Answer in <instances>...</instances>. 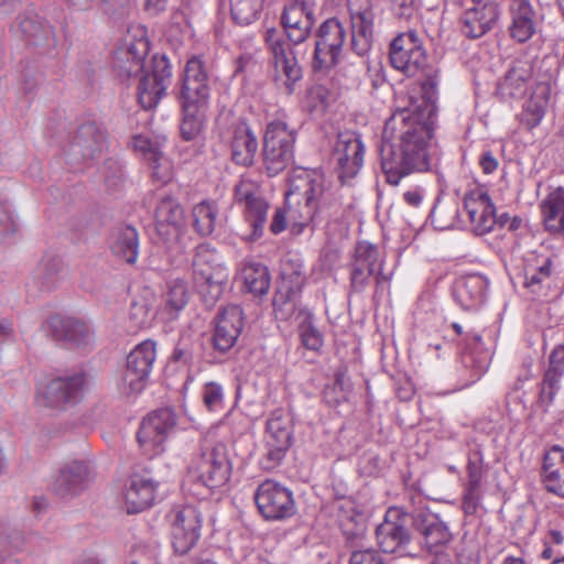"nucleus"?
Wrapping results in <instances>:
<instances>
[{
  "label": "nucleus",
  "instance_id": "1",
  "mask_svg": "<svg viewBox=\"0 0 564 564\" xmlns=\"http://www.w3.org/2000/svg\"><path fill=\"white\" fill-rule=\"evenodd\" d=\"M432 111L426 119L409 109L395 111L386 122L380 165L386 180L398 185L412 173L430 170L429 142L434 130Z\"/></svg>",
  "mask_w": 564,
  "mask_h": 564
},
{
  "label": "nucleus",
  "instance_id": "2",
  "mask_svg": "<svg viewBox=\"0 0 564 564\" xmlns=\"http://www.w3.org/2000/svg\"><path fill=\"white\" fill-rule=\"evenodd\" d=\"M149 41L144 31L135 41L126 40V44L115 52L113 68L122 79L139 76L137 96L144 109H153L164 96L171 82V65L164 55H154L145 64Z\"/></svg>",
  "mask_w": 564,
  "mask_h": 564
},
{
  "label": "nucleus",
  "instance_id": "3",
  "mask_svg": "<svg viewBox=\"0 0 564 564\" xmlns=\"http://www.w3.org/2000/svg\"><path fill=\"white\" fill-rule=\"evenodd\" d=\"M281 21L289 42L274 29L267 31L265 41L273 56L275 76H283L289 93H292L293 85L302 78V68L292 44L299 45L310 36L315 19L304 2H293L285 7Z\"/></svg>",
  "mask_w": 564,
  "mask_h": 564
},
{
  "label": "nucleus",
  "instance_id": "4",
  "mask_svg": "<svg viewBox=\"0 0 564 564\" xmlns=\"http://www.w3.org/2000/svg\"><path fill=\"white\" fill-rule=\"evenodd\" d=\"M209 97L210 85L204 62L199 56H192L184 69L181 90V134L184 140L191 141L200 133Z\"/></svg>",
  "mask_w": 564,
  "mask_h": 564
},
{
  "label": "nucleus",
  "instance_id": "5",
  "mask_svg": "<svg viewBox=\"0 0 564 564\" xmlns=\"http://www.w3.org/2000/svg\"><path fill=\"white\" fill-rule=\"evenodd\" d=\"M286 204H302L300 231L310 223L316 224L325 200V177L318 171L295 169L289 178V188L285 192Z\"/></svg>",
  "mask_w": 564,
  "mask_h": 564
},
{
  "label": "nucleus",
  "instance_id": "6",
  "mask_svg": "<svg viewBox=\"0 0 564 564\" xmlns=\"http://www.w3.org/2000/svg\"><path fill=\"white\" fill-rule=\"evenodd\" d=\"M296 137V130L283 119H273L267 123L262 158L269 176L280 174L293 163Z\"/></svg>",
  "mask_w": 564,
  "mask_h": 564
},
{
  "label": "nucleus",
  "instance_id": "7",
  "mask_svg": "<svg viewBox=\"0 0 564 564\" xmlns=\"http://www.w3.org/2000/svg\"><path fill=\"white\" fill-rule=\"evenodd\" d=\"M193 276L198 292L212 305L223 294L229 272L223 264L220 254L208 243H202L194 256Z\"/></svg>",
  "mask_w": 564,
  "mask_h": 564
},
{
  "label": "nucleus",
  "instance_id": "8",
  "mask_svg": "<svg viewBox=\"0 0 564 564\" xmlns=\"http://www.w3.org/2000/svg\"><path fill=\"white\" fill-rule=\"evenodd\" d=\"M188 476L209 489H218L230 479L231 464L224 445L200 446L187 465Z\"/></svg>",
  "mask_w": 564,
  "mask_h": 564
},
{
  "label": "nucleus",
  "instance_id": "9",
  "mask_svg": "<svg viewBox=\"0 0 564 564\" xmlns=\"http://www.w3.org/2000/svg\"><path fill=\"white\" fill-rule=\"evenodd\" d=\"M414 516L399 507H391L387 510L383 521L376 529V538L380 550L384 553L399 555H413L410 550L412 535L410 525L413 524Z\"/></svg>",
  "mask_w": 564,
  "mask_h": 564
},
{
  "label": "nucleus",
  "instance_id": "10",
  "mask_svg": "<svg viewBox=\"0 0 564 564\" xmlns=\"http://www.w3.org/2000/svg\"><path fill=\"white\" fill-rule=\"evenodd\" d=\"M315 37L312 68L314 72L326 73L339 61L346 42V30L338 19L330 18L319 25Z\"/></svg>",
  "mask_w": 564,
  "mask_h": 564
},
{
  "label": "nucleus",
  "instance_id": "11",
  "mask_svg": "<svg viewBox=\"0 0 564 564\" xmlns=\"http://www.w3.org/2000/svg\"><path fill=\"white\" fill-rule=\"evenodd\" d=\"M176 415L170 408L159 409L143 419L137 438L144 455L150 458L162 454L166 441L174 433Z\"/></svg>",
  "mask_w": 564,
  "mask_h": 564
},
{
  "label": "nucleus",
  "instance_id": "12",
  "mask_svg": "<svg viewBox=\"0 0 564 564\" xmlns=\"http://www.w3.org/2000/svg\"><path fill=\"white\" fill-rule=\"evenodd\" d=\"M292 444V426L281 409L272 411L267 420L264 453L260 465L265 470L278 467Z\"/></svg>",
  "mask_w": 564,
  "mask_h": 564
},
{
  "label": "nucleus",
  "instance_id": "13",
  "mask_svg": "<svg viewBox=\"0 0 564 564\" xmlns=\"http://www.w3.org/2000/svg\"><path fill=\"white\" fill-rule=\"evenodd\" d=\"M383 258L379 248L370 242L361 241L355 249V258L350 264V290L362 292L372 275L377 285L389 282L391 274L383 272Z\"/></svg>",
  "mask_w": 564,
  "mask_h": 564
},
{
  "label": "nucleus",
  "instance_id": "14",
  "mask_svg": "<svg viewBox=\"0 0 564 564\" xmlns=\"http://www.w3.org/2000/svg\"><path fill=\"white\" fill-rule=\"evenodd\" d=\"M155 359L156 343L152 339L141 341L129 352L121 376L124 393H140L145 388Z\"/></svg>",
  "mask_w": 564,
  "mask_h": 564
},
{
  "label": "nucleus",
  "instance_id": "15",
  "mask_svg": "<svg viewBox=\"0 0 564 564\" xmlns=\"http://www.w3.org/2000/svg\"><path fill=\"white\" fill-rule=\"evenodd\" d=\"M85 382L82 372L55 377L39 388L37 401L47 408L63 410L82 400Z\"/></svg>",
  "mask_w": 564,
  "mask_h": 564
},
{
  "label": "nucleus",
  "instance_id": "16",
  "mask_svg": "<svg viewBox=\"0 0 564 564\" xmlns=\"http://www.w3.org/2000/svg\"><path fill=\"white\" fill-rule=\"evenodd\" d=\"M175 553H188L200 538L202 514L194 506H176L169 513Z\"/></svg>",
  "mask_w": 564,
  "mask_h": 564
},
{
  "label": "nucleus",
  "instance_id": "17",
  "mask_svg": "<svg viewBox=\"0 0 564 564\" xmlns=\"http://www.w3.org/2000/svg\"><path fill=\"white\" fill-rule=\"evenodd\" d=\"M390 63L406 76L425 72L426 54L415 31L399 34L390 44Z\"/></svg>",
  "mask_w": 564,
  "mask_h": 564
},
{
  "label": "nucleus",
  "instance_id": "18",
  "mask_svg": "<svg viewBox=\"0 0 564 564\" xmlns=\"http://www.w3.org/2000/svg\"><path fill=\"white\" fill-rule=\"evenodd\" d=\"M254 501L260 513L268 520H282L295 513L292 491L271 479H267L258 486Z\"/></svg>",
  "mask_w": 564,
  "mask_h": 564
},
{
  "label": "nucleus",
  "instance_id": "19",
  "mask_svg": "<svg viewBox=\"0 0 564 564\" xmlns=\"http://www.w3.org/2000/svg\"><path fill=\"white\" fill-rule=\"evenodd\" d=\"M365 144L359 133L346 131L338 134L334 149L338 176L341 183L352 180L364 164Z\"/></svg>",
  "mask_w": 564,
  "mask_h": 564
},
{
  "label": "nucleus",
  "instance_id": "20",
  "mask_svg": "<svg viewBox=\"0 0 564 564\" xmlns=\"http://www.w3.org/2000/svg\"><path fill=\"white\" fill-rule=\"evenodd\" d=\"M351 23V48L364 56L373 39V7L371 0H347Z\"/></svg>",
  "mask_w": 564,
  "mask_h": 564
},
{
  "label": "nucleus",
  "instance_id": "21",
  "mask_svg": "<svg viewBox=\"0 0 564 564\" xmlns=\"http://www.w3.org/2000/svg\"><path fill=\"white\" fill-rule=\"evenodd\" d=\"M553 261L550 254L528 251L523 257V288L534 296H545L553 282Z\"/></svg>",
  "mask_w": 564,
  "mask_h": 564
},
{
  "label": "nucleus",
  "instance_id": "22",
  "mask_svg": "<svg viewBox=\"0 0 564 564\" xmlns=\"http://www.w3.org/2000/svg\"><path fill=\"white\" fill-rule=\"evenodd\" d=\"M47 324L53 337L69 348L85 350L95 344L94 330L80 319L55 315Z\"/></svg>",
  "mask_w": 564,
  "mask_h": 564
},
{
  "label": "nucleus",
  "instance_id": "23",
  "mask_svg": "<svg viewBox=\"0 0 564 564\" xmlns=\"http://www.w3.org/2000/svg\"><path fill=\"white\" fill-rule=\"evenodd\" d=\"M508 12L510 17L508 32L518 43H527L542 25L543 18L530 0H509Z\"/></svg>",
  "mask_w": 564,
  "mask_h": 564
},
{
  "label": "nucleus",
  "instance_id": "24",
  "mask_svg": "<svg viewBox=\"0 0 564 564\" xmlns=\"http://www.w3.org/2000/svg\"><path fill=\"white\" fill-rule=\"evenodd\" d=\"M464 209L476 235H486L495 228L496 209L486 188L477 186L470 189L465 195Z\"/></svg>",
  "mask_w": 564,
  "mask_h": 564
},
{
  "label": "nucleus",
  "instance_id": "25",
  "mask_svg": "<svg viewBox=\"0 0 564 564\" xmlns=\"http://www.w3.org/2000/svg\"><path fill=\"white\" fill-rule=\"evenodd\" d=\"M184 225V209L180 203L172 197L162 198L155 209V229L167 248L178 242Z\"/></svg>",
  "mask_w": 564,
  "mask_h": 564
},
{
  "label": "nucleus",
  "instance_id": "26",
  "mask_svg": "<svg viewBox=\"0 0 564 564\" xmlns=\"http://www.w3.org/2000/svg\"><path fill=\"white\" fill-rule=\"evenodd\" d=\"M106 132L95 121L84 122L78 127L69 143V155L74 160H95L106 149Z\"/></svg>",
  "mask_w": 564,
  "mask_h": 564
},
{
  "label": "nucleus",
  "instance_id": "27",
  "mask_svg": "<svg viewBox=\"0 0 564 564\" xmlns=\"http://www.w3.org/2000/svg\"><path fill=\"white\" fill-rule=\"evenodd\" d=\"M538 82L533 76V67L530 61H516L505 77L499 82L497 93L502 99H519L528 91L533 93Z\"/></svg>",
  "mask_w": 564,
  "mask_h": 564
},
{
  "label": "nucleus",
  "instance_id": "28",
  "mask_svg": "<svg viewBox=\"0 0 564 564\" xmlns=\"http://www.w3.org/2000/svg\"><path fill=\"white\" fill-rule=\"evenodd\" d=\"M235 197L243 205L254 234L261 232L267 223L269 205L261 195L260 186L251 180L242 178L236 185Z\"/></svg>",
  "mask_w": 564,
  "mask_h": 564
},
{
  "label": "nucleus",
  "instance_id": "29",
  "mask_svg": "<svg viewBox=\"0 0 564 564\" xmlns=\"http://www.w3.org/2000/svg\"><path fill=\"white\" fill-rule=\"evenodd\" d=\"M90 481L87 463L73 460L64 464L52 484L53 491L59 497L76 496L84 491Z\"/></svg>",
  "mask_w": 564,
  "mask_h": 564
},
{
  "label": "nucleus",
  "instance_id": "30",
  "mask_svg": "<svg viewBox=\"0 0 564 564\" xmlns=\"http://www.w3.org/2000/svg\"><path fill=\"white\" fill-rule=\"evenodd\" d=\"M242 327V308L238 305L226 306L217 317L213 337L215 348L221 352L231 349L236 345Z\"/></svg>",
  "mask_w": 564,
  "mask_h": 564
},
{
  "label": "nucleus",
  "instance_id": "31",
  "mask_svg": "<svg viewBox=\"0 0 564 564\" xmlns=\"http://www.w3.org/2000/svg\"><path fill=\"white\" fill-rule=\"evenodd\" d=\"M228 143L232 162L241 166H251L258 151V139L246 121L235 123L230 131Z\"/></svg>",
  "mask_w": 564,
  "mask_h": 564
},
{
  "label": "nucleus",
  "instance_id": "32",
  "mask_svg": "<svg viewBox=\"0 0 564 564\" xmlns=\"http://www.w3.org/2000/svg\"><path fill=\"white\" fill-rule=\"evenodd\" d=\"M500 14L498 2H486L481 7H468L463 15L462 32L470 39L481 37L497 24Z\"/></svg>",
  "mask_w": 564,
  "mask_h": 564
},
{
  "label": "nucleus",
  "instance_id": "33",
  "mask_svg": "<svg viewBox=\"0 0 564 564\" xmlns=\"http://www.w3.org/2000/svg\"><path fill=\"white\" fill-rule=\"evenodd\" d=\"M413 525L423 535L424 544L432 553L441 552L452 539L447 524L436 513L417 512L414 516Z\"/></svg>",
  "mask_w": 564,
  "mask_h": 564
},
{
  "label": "nucleus",
  "instance_id": "34",
  "mask_svg": "<svg viewBox=\"0 0 564 564\" xmlns=\"http://www.w3.org/2000/svg\"><path fill=\"white\" fill-rule=\"evenodd\" d=\"M488 285L489 281L485 275L469 273L456 280L453 295L462 308L476 310L484 304Z\"/></svg>",
  "mask_w": 564,
  "mask_h": 564
},
{
  "label": "nucleus",
  "instance_id": "35",
  "mask_svg": "<svg viewBox=\"0 0 564 564\" xmlns=\"http://www.w3.org/2000/svg\"><path fill=\"white\" fill-rule=\"evenodd\" d=\"M541 480L544 488L564 498V448L553 445L543 456Z\"/></svg>",
  "mask_w": 564,
  "mask_h": 564
},
{
  "label": "nucleus",
  "instance_id": "36",
  "mask_svg": "<svg viewBox=\"0 0 564 564\" xmlns=\"http://www.w3.org/2000/svg\"><path fill=\"white\" fill-rule=\"evenodd\" d=\"M158 299L149 290L135 295L129 306L127 323L132 332L148 329L153 325L158 311Z\"/></svg>",
  "mask_w": 564,
  "mask_h": 564
},
{
  "label": "nucleus",
  "instance_id": "37",
  "mask_svg": "<svg viewBox=\"0 0 564 564\" xmlns=\"http://www.w3.org/2000/svg\"><path fill=\"white\" fill-rule=\"evenodd\" d=\"M564 376V344L556 345L550 356L549 365L544 372L540 390V402L550 405L560 389L561 379Z\"/></svg>",
  "mask_w": 564,
  "mask_h": 564
},
{
  "label": "nucleus",
  "instance_id": "38",
  "mask_svg": "<svg viewBox=\"0 0 564 564\" xmlns=\"http://www.w3.org/2000/svg\"><path fill=\"white\" fill-rule=\"evenodd\" d=\"M155 490L156 485L150 478L133 476L126 491L128 512L138 513L149 508L154 501Z\"/></svg>",
  "mask_w": 564,
  "mask_h": 564
},
{
  "label": "nucleus",
  "instance_id": "39",
  "mask_svg": "<svg viewBox=\"0 0 564 564\" xmlns=\"http://www.w3.org/2000/svg\"><path fill=\"white\" fill-rule=\"evenodd\" d=\"M110 250L115 257L134 264L139 256V234L132 226L117 228L111 236Z\"/></svg>",
  "mask_w": 564,
  "mask_h": 564
},
{
  "label": "nucleus",
  "instance_id": "40",
  "mask_svg": "<svg viewBox=\"0 0 564 564\" xmlns=\"http://www.w3.org/2000/svg\"><path fill=\"white\" fill-rule=\"evenodd\" d=\"M545 228L552 232L564 230V187L552 189L541 203Z\"/></svg>",
  "mask_w": 564,
  "mask_h": 564
},
{
  "label": "nucleus",
  "instance_id": "41",
  "mask_svg": "<svg viewBox=\"0 0 564 564\" xmlns=\"http://www.w3.org/2000/svg\"><path fill=\"white\" fill-rule=\"evenodd\" d=\"M549 94V86L546 84H539L530 95L529 100L524 102L520 113V121L528 129H533L541 123L545 115Z\"/></svg>",
  "mask_w": 564,
  "mask_h": 564
},
{
  "label": "nucleus",
  "instance_id": "42",
  "mask_svg": "<svg viewBox=\"0 0 564 564\" xmlns=\"http://www.w3.org/2000/svg\"><path fill=\"white\" fill-rule=\"evenodd\" d=\"M240 275L245 289L253 295L267 294L270 288V273L268 268L254 260H245Z\"/></svg>",
  "mask_w": 564,
  "mask_h": 564
},
{
  "label": "nucleus",
  "instance_id": "43",
  "mask_svg": "<svg viewBox=\"0 0 564 564\" xmlns=\"http://www.w3.org/2000/svg\"><path fill=\"white\" fill-rule=\"evenodd\" d=\"M468 345L469 350L464 354L463 362L471 369L474 381H476L488 370L492 350L484 346L482 337L478 334L470 337Z\"/></svg>",
  "mask_w": 564,
  "mask_h": 564
},
{
  "label": "nucleus",
  "instance_id": "44",
  "mask_svg": "<svg viewBox=\"0 0 564 564\" xmlns=\"http://www.w3.org/2000/svg\"><path fill=\"white\" fill-rule=\"evenodd\" d=\"M188 301L187 284L183 279H173L167 282L164 294L165 307L161 312L163 318L173 319L186 306Z\"/></svg>",
  "mask_w": 564,
  "mask_h": 564
},
{
  "label": "nucleus",
  "instance_id": "45",
  "mask_svg": "<svg viewBox=\"0 0 564 564\" xmlns=\"http://www.w3.org/2000/svg\"><path fill=\"white\" fill-rule=\"evenodd\" d=\"M263 0H219L220 11L229 8L232 20L240 25H249L258 18Z\"/></svg>",
  "mask_w": 564,
  "mask_h": 564
},
{
  "label": "nucleus",
  "instance_id": "46",
  "mask_svg": "<svg viewBox=\"0 0 564 564\" xmlns=\"http://www.w3.org/2000/svg\"><path fill=\"white\" fill-rule=\"evenodd\" d=\"M218 215L216 202L202 200L196 204L192 209L193 226L196 232L200 236L212 235L219 224Z\"/></svg>",
  "mask_w": 564,
  "mask_h": 564
},
{
  "label": "nucleus",
  "instance_id": "47",
  "mask_svg": "<svg viewBox=\"0 0 564 564\" xmlns=\"http://www.w3.org/2000/svg\"><path fill=\"white\" fill-rule=\"evenodd\" d=\"M65 275V265L58 258L43 260L37 272V279L41 285L51 290L55 288Z\"/></svg>",
  "mask_w": 564,
  "mask_h": 564
},
{
  "label": "nucleus",
  "instance_id": "48",
  "mask_svg": "<svg viewBox=\"0 0 564 564\" xmlns=\"http://www.w3.org/2000/svg\"><path fill=\"white\" fill-rule=\"evenodd\" d=\"M15 28L33 44H37L40 40L47 39L52 34L51 28L35 15H20Z\"/></svg>",
  "mask_w": 564,
  "mask_h": 564
},
{
  "label": "nucleus",
  "instance_id": "49",
  "mask_svg": "<svg viewBox=\"0 0 564 564\" xmlns=\"http://www.w3.org/2000/svg\"><path fill=\"white\" fill-rule=\"evenodd\" d=\"M299 335L306 349L318 351L322 348L323 335L315 327L311 315H307L299 325Z\"/></svg>",
  "mask_w": 564,
  "mask_h": 564
},
{
  "label": "nucleus",
  "instance_id": "50",
  "mask_svg": "<svg viewBox=\"0 0 564 564\" xmlns=\"http://www.w3.org/2000/svg\"><path fill=\"white\" fill-rule=\"evenodd\" d=\"M466 470V486L480 488L482 479L486 475V469L484 466V454L479 448L473 449L469 453Z\"/></svg>",
  "mask_w": 564,
  "mask_h": 564
},
{
  "label": "nucleus",
  "instance_id": "51",
  "mask_svg": "<svg viewBox=\"0 0 564 564\" xmlns=\"http://www.w3.org/2000/svg\"><path fill=\"white\" fill-rule=\"evenodd\" d=\"M348 386L343 373L337 372L332 384L323 391L324 400L332 406H336L347 399Z\"/></svg>",
  "mask_w": 564,
  "mask_h": 564
},
{
  "label": "nucleus",
  "instance_id": "52",
  "mask_svg": "<svg viewBox=\"0 0 564 564\" xmlns=\"http://www.w3.org/2000/svg\"><path fill=\"white\" fill-rule=\"evenodd\" d=\"M153 160H149L147 163L152 170V177L162 183H169L173 177V165L172 162L162 153H158Z\"/></svg>",
  "mask_w": 564,
  "mask_h": 564
},
{
  "label": "nucleus",
  "instance_id": "53",
  "mask_svg": "<svg viewBox=\"0 0 564 564\" xmlns=\"http://www.w3.org/2000/svg\"><path fill=\"white\" fill-rule=\"evenodd\" d=\"M360 68L355 64H345L335 70L333 79L339 87L352 88L360 83Z\"/></svg>",
  "mask_w": 564,
  "mask_h": 564
},
{
  "label": "nucleus",
  "instance_id": "54",
  "mask_svg": "<svg viewBox=\"0 0 564 564\" xmlns=\"http://www.w3.org/2000/svg\"><path fill=\"white\" fill-rule=\"evenodd\" d=\"M203 400L209 411H219L224 403L223 387L215 382L206 383L203 389Z\"/></svg>",
  "mask_w": 564,
  "mask_h": 564
},
{
  "label": "nucleus",
  "instance_id": "55",
  "mask_svg": "<svg viewBox=\"0 0 564 564\" xmlns=\"http://www.w3.org/2000/svg\"><path fill=\"white\" fill-rule=\"evenodd\" d=\"M132 147L135 152L142 155L148 162L156 158L158 153L161 152L160 147L156 142H153L149 137L143 134L134 135L132 139Z\"/></svg>",
  "mask_w": 564,
  "mask_h": 564
},
{
  "label": "nucleus",
  "instance_id": "56",
  "mask_svg": "<svg viewBox=\"0 0 564 564\" xmlns=\"http://www.w3.org/2000/svg\"><path fill=\"white\" fill-rule=\"evenodd\" d=\"M349 564H383V560L373 549L367 547L352 551Z\"/></svg>",
  "mask_w": 564,
  "mask_h": 564
},
{
  "label": "nucleus",
  "instance_id": "57",
  "mask_svg": "<svg viewBox=\"0 0 564 564\" xmlns=\"http://www.w3.org/2000/svg\"><path fill=\"white\" fill-rule=\"evenodd\" d=\"M480 488L465 486L463 496V510L466 514L473 516L480 505Z\"/></svg>",
  "mask_w": 564,
  "mask_h": 564
},
{
  "label": "nucleus",
  "instance_id": "58",
  "mask_svg": "<svg viewBox=\"0 0 564 564\" xmlns=\"http://www.w3.org/2000/svg\"><path fill=\"white\" fill-rule=\"evenodd\" d=\"M17 224L11 206L8 203H0V235L14 232Z\"/></svg>",
  "mask_w": 564,
  "mask_h": 564
},
{
  "label": "nucleus",
  "instance_id": "59",
  "mask_svg": "<svg viewBox=\"0 0 564 564\" xmlns=\"http://www.w3.org/2000/svg\"><path fill=\"white\" fill-rule=\"evenodd\" d=\"M393 10L399 18L410 19L417 11V0H392Z\"/></svg>",
  "mask_w": 564,
  "mask_h": 564
},
{
  "label": "nucleus",
  "instance_id": "60",
  "mask_svg": "<svg viewBox=\"0 0 564 564\" xmlns=\"http://www.w3.org/2000/svg\"><path fill=\"white\" fill-rule=\"evenodd\" d=\"M288 218L284 208H276L270 224V230L274 235H279L286 229Z\"/></svg>",
  "mask_w": 564,
  "mask_h": 564
},
{
  "label": "nucleus",
  "instance_id": "61",
  "mask_svg": "<svg viewBox=\"0 0 564 564\" xmlns=\"http://www.w3.org/2000/svg\"><path fill=\"white\" fill-rule=\"evenodd\" d=\"M479 164L485 174H491L498 169L499 162L491 151H486L480 155Z\"/></svg>",
  "mask_w": 564,
  "mask_h": 564
},
{
  "label": "nucleus",
  "instance_id": "62",
  "mask_svg": "<svg viewBox=\"0 0 564 564\" xmlns=\"http://www.w3.org/2000/svg\"><path fill=\"white\" fill-rule=\"evenodd\" d=\"M172 359L183 365H189L193 361V354L187 347L177 345L173 351Z\"/></svg>",
  "mask_w": 564,
  "mask_h": 564
},
{
  "label": "nucleus",
  "instance_id": "63",
  "mask_svg": "<svg viewBox=\"0 0 564 564\" xmlns=\"http://www.w3.org/2000/svg\"><path fill=\"white\" fill-rule=\"evenodd\" d=\"M424 191L422 188H414L403 194V198L412 207H419L423 200Z\"/></svg>",
  "mask_w": 564,
  "mask_h": 564
},
{
  "label": "nucleus",
  "instance_id": "64",
  "mask_svg": "<svg viewBox=\"0 0 564 564\" xmlns=\"http://www.w3.org/2000/svg\"><path fill=\"white\" fill-rule=\"evenodd\" d=\"M73 564H104L100 557L93 552H84Z\"/></svg>",
  "mask_w": 564,
  "mask_h": 564
}]
</instances>
